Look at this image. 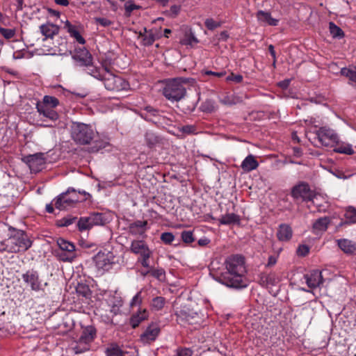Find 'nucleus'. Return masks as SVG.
<instances>
[{
  "mask_svg": "<svg viewBox=\"0 0 356 356\" xmlns=\"http://www.w3.org/2000/svg\"><path fill=\"white\" fill-rule=\"evenodd\" d=\"M40 30L42 35L44 36V40L53 37L59 33L58 26L52 23L47 22L40 26Z\"/></svg>",
  "mask_w": 356,
  "mask_h": 356,
  "instance_id": "obj_19",
  "label": "nucleus"
},
{
  "mask_svg": "<svg viewBox=\"0 0 356 356\" xmlns=\"http://www.w3.org/2000/svg\"><path fill=\"white\" fill-rule=\"evenodd\" d=\"M0 33L6 39H11L15 34V30L6 28H0Z\"/></svg>",
  "mask_w": 356,
  "mask_h": 356,
  "instance_id": "obj_58",
  "label": "nucleus"
},
{
  "mask_svg": "<svg viewBox=\"0 0 356 356\" xmlns=\"http://www.w3.org/2000/svg\"><path fill=\"white\" fill-rule=\"evenodd\" d=\"M306 284L310 289L319 287L323 282L321 271L312 270L304 275Z\"/></svg>",
  "mask_w": 356,
  "mask_h": 356,
  "instance_id": "obj_14",
  "label": "nucleus"
},
{
  "mask_svg": "<svg viewBox=\"0 0 356 356\" xmlns=\"http://www.w3.org/2000/svg\"><path fill=\"white\" fill-rule=\"evenodd\" d=\"M220 102L222 104L229 105V106L235 104L236 103V101L234 100V97L232 95V96L226 95V96L223 97L222 98H221L220 99Z\"/></svg>",
  "mask_w": 356,
  "mask_h": 356,
  "instance_id": "obj_61",
  "label": "nucleus"
},
{
  "mask_svg": "<svg viewBox=\"0 0 356 356\" xmlns=\"http://www.w3.org/2000/svg\"><path fill=\"white\" fill-rule=\"evenodd\" d=\"M97 330L92 325L86 326L83 328L79 337L81 341H85L90 344L96 337Z\"/></svg>",
  "mask_w": 356,
  "mask_h": 356,
  "instance_id": "obj_27",
  "label": "nucleus"
},
{
  "mask_svg": "<svg viewBox=\"0 0 356 356\" xmlns=\"http://www.w3.org/2000/svg\"><path fill=\"white\" fill-rule=\"evenodd\" d=\"M73 58L76 60L80 65L86 67L92 63V57L90 53L86 49H80L73 56Z\"/></svg>",
  "mask_w": 356,
  "mask_h": 356,
  "instance_id": "obj_17",
  "label": "nucleus"
},
{
  "mask_svg": "<svg viewBox=\"0 0 356 356\" xmlns=\"http://www.w3.org/2000/svg\"><path fill=\"white\" fill-rule=\"evenodd\" d=\"M64 28L67 29V31L70 33V35L74 38L79 44H85V39L81 35L76 27L71 24L69 21L67 20L65 22Z\"/></svg>",
  "mask_w": 356,
  "mask_h": 356,
  "instance_id": "obj_29",
  "label": "nucleus"
},
{
  "mask_svg": "<svg viewBox=\"0 0 356 356\" xmlns=\"http://www.w3.org/2000/svg\"><path fill=\"white\" fill-rule=\"evenodd\" d=\"M309 252V248L307 245H300L297 249V254L299 256L305 257Z\"/></svg>",
  "mask_w": 356,
  "mask_h": 356,
  "instance_id": "obj_60",
  "label": "nucleus"
},
{
  "mask_svg": "<svg viewBox=\"0 0 356 356\" xmlns=\"http://www.w3.org/2000/svg\"><path fill=\"white\" fill-rule=\"evenodd\" d=\"M36 108L40 115H42L51 121L54 122L58 119V114L53 108L46 106L45 104H36Z\"/></svg>",
  "mask_w": 356,
  "mask_h": 356,
  "instance_id": "obj_20",
  "label": "nucleus"
},
{
  "mask_svg": "<svg viewBox=\"0 0 356 356\" xmlns=\"http://www.w3.org/2000/svg\"><path fill=\"white\" fill-rule=\"evenodd\" d=\"M13 233L1 242L3 250L9 253H17L28 250L33 245V241L23 230L13 228Z\"/></svg>",
  "mask_w": 356,
  "mask_h": 356,
  "instance_id": "obj_2",
  "label": "nucleus"
},
{
  "mask_svg": "<svg viewBox=\"0 0 356 356\" xmlns=\"http://www.w3.org/2000/svg\"><path fill=\"white\" fill-rule=\"evenodd\" d=\"M147 222L146 220H136L129 225V232L131 235H143L147 231Z\"/></svg>",
  "mask_w": 356,
  "mask_h": 356,
  "instance_id": "obj_21",
  "label": "nucleus"
},
{
  "mask_svg": "<svg viewBox=\"0 0 356 356\" xmlns=\"http://www.w3.org/2000/svg\"><path fill=\"white\" fill-rule=\"evenodd\" d=\"M86 70L88 74L92 76L94 78L102 81H103L105 74V67L100 69L99 67L93 66L92 63L86 67Z\"/></svg>",
  "mask_w": 356,
  "mask_h": 356,
  "instance_id": "obj_32",
  "label": "nucleus"
},
{
  "mask_svg": "<svg viewBox=\"0 0 356 356\" xmlns=\"http://www.w3.org/2000/svg\"><path fill=\"white\" fill-rule=\"evenodd\" d=\"M204 24L209 30H213L220 26V24L216 22L212 18H208L205 20Z\"/></svg>",
  "mask_w": 356,
  "mask_h": 356,
  "instance_id": "obj_57",
  "label": "nucleus"
},
{
  "mask_svg": "<svg viewBox=\"0 0 356 356\" xmlns=\"http://www.w3.org/2000/svg\"><path fill=\"white\" fill-rule=\"evenodd\" d=\"M319 143L325 147H333L339 144V136L335 130L329 127H320L315 131Z\"/></svg>",
  "mask_w": 356,
  "mask_h": 356,
  "instance_id": "obj_7",
  "label": "nucleus"
},
{
  "mask_svg": "<svg viewBox=\"0 0 356 356\" xmlns=\"http://www.w3.org/2000/svg\"><path fill=\"white\" fill-rule=\"evenodd\" d=\"M293 234V231L291 227L286 224H281L279 226L277 237L281 241H289Z\"/></svg>",
  "mask_w": 356,
  "mask_h": 356,
  "instance_id": "obj_24",
  "label": "nucleus"
},
{
  "mask_svg": "<svg viewBox=\"0 0 356 356\" xmlns=\"http://www.w3.org/2000/svg\"><path fill=\"white\" fill-rule=\"evenodd\" d=\"M70 130L72 139L81 145L90 144L97 134L92 125L79 122H72Z\"/></svg>",
  "mask_w": 356,
  "mask_h": 356,
  "instance_id": "obj_4",
  "label": "nucleus"
},
{
  "mask_svg": "<svg viewBox=\"0 0 356 356\" xmlns=\"http://www.w3.org/2000/svg\"><path fill=\"white\" fill-rule=\"evenodd\" d=\"M76 220V217L67 216L61 218L58 222V225L60 227H67L73 224Z\"/></svg>",
  "mask_w": 356,
  "mask_h": 356,
  "instance_id": "obj_51",
  "label": "nucleus"
},
{
  "mask_svg": "<svg viewBox=\"0 0 356 356\" xmlns=\"http://www.w3.org/2000/svg\"><path fill=\"white\" fill-rule=\"evenodd\" d=\"M94 21L96 24L102 27H108L113 24L110 19L105 17H95Z\"/></svg>",
  "mask_w": 356,
  "mask_h": 356,
  "instance_id": "obj_55",
  "label": "nucleus"
},
{
  "mask_svg": "<svg viewBox=\"0 0 356 356\" xmlns=\"http://www.w3.org/2000/svg\"><path fill=\"white\" fill-rule=\"evenodd\" d=\"M130 251L134 254H138L140 257L147 254H152V250L143 240L132 241L130 245Z\"/></svg>",
  "mask_w": 356,
  "mask_h": 356,
  "instance_id": "obj_16",
  "label": "nucleus"
},
{
  "mask_svg": "<svg viewBox=\"0 0 356 356\" xmlns=\"http://www.w3.org/2000/svg\"><path fill=\"white\" fill-rule=\"evenodd\" d=\"M218 221L221 225H232V224H239L241 218L238 215L234 213H229L222 216Z\"/></svg>",
  "mask_w": 356,
  "mask_h": 356,
  "instance_id": "obj_30",
  "label": "nucleus"
},
{
  "mask_svg": "<svg viewBox=\"0 0 356 356\" xmlns=\"http://www.w3.org/2000/svg\"><path fill=\"white\" fill-rule=\"evenodd\" d=\"M291 195L294 200L310 202L314 200L316 193L311 189L310 186L307 183L300 181L292 188Z\"/></svg>",
  "mask_w": 356,
  "mask_h": 356,
  "instance_id": "obj_8",
  "label": "nucleus"
},
{
  "mask_svg": "<svg viewBox=\"0 0 356 356\" xmlns=\"http://www.w3.org/2000/svg\"><path fill=\"white\" fill-rule=\"evenodd\" d=\"M145 140L149 148H154L161 141V138L152 131H147L145 134Z\"/></svg>",
  "mask_w": 356,
  "mask_h": 356,
  "instance_id": "obj_31",
  "label": "nucleus"
},
{
  "mask_svg": "<svg viewBox=\"0 0 356 356\" xmlns=\"http://www.w3.org/2000/svg\"><path fill=\"white\" fill-rule=\"evenodd\" d=\"M161 332L158 323H151L141 334L140 339L143 343H150L154 341Z\"/></svg>",
  "mask_w": 356,
  "mask_h": 356,
  "instance_id": "obj_12",
  "label": "nucleus"
},
{
  "mask_svg": "<svg viewBox=\"0 0 356 356\" xmlns=\"http://www.w3.org/2000/svg\"><path fill=\"white\" fill-rule=\"evenodd\" d=\"M329 29L330 34L333 38L341 39L344 37V33L342 29L337 26L334 22H330Z\"/></svg>",
  "mask_w": 356,
  "mask_h": 356,
  "instance_id": "obj_40",
  "label": "nucleus"
},
{
  "mask_svg": "<svg viewBox=\"0 0 356 356\" xmlns=\"http://www.w3.org/2000/svg\"><path fill=\"white\" fill-rule=\"evenodd\" d=\"M151 275L152 277H155L156 279H157L160 281H162L165 279V270L161 268H156V269L152 268Z\"/></svg>",
  "mask_w": 356,
  "mask_h": 356,
  "instance_id": "obj_49",
  "label": "nucleus"
},
{
  "mask_svg": "<svg viewBox=\"0 0 356 356\" xmlns=\"http://www.w3.org/2000/svg\"><path fill=\"white\" fill-rule=\"evenodd\" d=\"M77 226L81 232L90 229L92 227L89 216L80 218L77 222Z\"/></svg>",
  "mask_w": 356,
  "mask_h": 356,
  "instance_id": "obj_42",
  "label": "nucleus"
},
{
  "mask_svg": "<svg viewBox=\"0 0 356 356\" xmlns=\"http://www.w3.org/2000/svg\"><path fill=\"white\" fill-rule=\"evenodd\" d=\"M165 303L166 300L164 297L156 296L151 300L149 307L152 311L159 312L164 307Z\"/></svg>",
  "mask_w": 356,
  "mask_h": 356,
  "instance_id": "obj_33",
  "label": "nucleus"
},
{
  "mask_svg": "<svg viewBox=\"0 0 356 356\" xmlns=\"http://www.w3.org/2000/svg\"><path fill=\"white\" fill-rule=\"evenodd\" d=\"M345 218L352 223L356 222V220H355L356 218V208L352 206L348 207L346 210Z\"/></svg>",
  "mask_w": 356,
  "mask_h": 356,
  "instance_id": "obj_48",
  "label": "nucleus"
},
{
  "mask_svg": "<svg viewBox=\"0 0 356 356\" xmlns=\"http://www.w3.org/2000/svg\"><path fill=\"white\" fill-rule=\"evenodd\" d=\"M144 31L145 34L143 38L142 44L144 46H150L156 40L154 31L152 29L147 30L146 28H144Z\"/></svg>",
  "mask_w": 356,
  "mask_h": 356,
  "instance_id": "obj_37",
  "label": "nucleus"
},
{
  "mask_svg": "<svg viewBox=\"0 0 356 356\" xmlns=\"http://www.w3.org/2000/svg\"><path fill=\"white\" fill-rule=\"evenodd\" d=\"M139 115L145 120L152 122H156L161 117L160 111L151 106H147L142 108Z\"/></svg>",
  "mask_w": 356,
  "mask_h": 356,
  "instance_id": "obj_15",
  "label": "nucleus"
},
{
  "mask_svg": "<svg viewBox=\"0 0 356 356\" xmlns=\"http://www.w3.org/2000/svg\"><path fill=\"white\" fill-rule=\"evenodd\" d=\"M181 10V6L179 5H173L169 10L163 12L166 17L175 18L176 17Z\"/></svg>",
  "mask_w": 356,
  "mask_h": 356,
  "instance_id": "obj_47",
  "label": "nucleus"
},
{
  "mask_svg": "<svg viewBox=\"0 0 356 356\" xmlns=\"http://www.w3.org/2000/svg\"><path fill=\"white\" fill-rule=\"evenodd\" d=\"M149 313L146 309H140L137 313L132 315L130 318V325L136 328L143 321L148 318Z\"/></svg>",
  "mask_w": 356,
  "mask_h": 356,
  "instance_id": "obj_25",
  "label": "nucleus"
},
{
  "mask_svg": "<svg viewBox=\"0 0 356 356\" xmlns=\"http://www.w3.org/2000/svg\"><path fill=\"white\" fill-rule=\"evenodd\" d=\"M277 257L276 256L270 255L268 259V263L266 266L270 267L274 266L277 263Z\"/></svg>",
  "mask_w": 356,
  "mask_h": 356,
  "instance_id": "obj_64",
  "label": "nucleus"
},
{
  "mask_svg": "<svg viewBox=\"0 0 356 356\" xmlns=\"http://www.w3.org/2000/svg\"><path fill=\"white\" fill-rule=\"evenodd\" d=\"M142 290L138 291L131 300L130 307H134L136 306H140L143 302Z\"/></svg>",
  "mask_w": 356,
  "mask_h": 356,
  "instance_id": "obj_52",
  "label": "nucleus"
},
{
  "mask_svg": "<svg viewBox=\"0 0 356 356\" xmlns=\"http://www.w3.org/2000/svg\"><path fill=\"white\" fill-rule=\"evenodd\" d=\"M37 104H45L46 106L54 108L59 104V101L55 97L45 95L43 97L42 102H38Z\"/></svg>",
  "mask_w": 356,
  "mask_h": 356,
  "instance_id": "obj_41",
  "label": "nucleus"
},
{
  "mask_svg": "<svg viewBox=\"0 0 356 356\" xmlns=\"http://www.w3.org/2000/svg\"><path fill=\"white\" fill-rule=\"evenodd\" d=\"M193 351L187 348H179L173 356H192Z\"/></svg>",
  "mask_w": 356,
  "mask_h": 356,
  "instance_id": "obj_56",
  "label": "nucleus"
},
{
  "mask_svg": "<svg viewBox=\"0 0 356 356\" xmlns=\"http://www.w3.org/2000/svg\"><path fill=\"white\" fill-rule=\"evenodd\" d=\"M279 282L278 277L274 273H261L259 275V283L264 287H268L269 286H275Z\"/></svg>",
  "mask_w": 356,
  "mask_h": 356,
  "instance_id": "obj_23",
  "label": "nucleus"
},
{
  "mask_svg": "<svg viewBox=\"0 0 356 356\" xmlns=\"http://www.w3.org/2000/svg\"><path fill=\"white\" fill-rule=\"evenodd\" d=\"M102 81L108 90L120 92L127 91L130 88L127 81L120 76L113 74L106 67H105V74Z\"/></svg>",
  "mask_w": 356,
  "mask_h": 356,
  "instance_id": "obj_6",
  "label": "nucleus"
},
{
  "mask_svg": "<svg viewBox=\"0 0 356 356\" xmlns=\"http://www.w3.org/2000/svg\"><path fill=\"white\" fill-rule=\"evenodd\" d=\"M60 252H57L58 259L64 262H72L76 257V248L74 243L62 238L57 241Z\"/></svg>",
  "mask_w": 356,
  "mask_h": 356,
  "instance_id": "obj_9",
  "label": "nucleus"
},
{
  "mask_svg": "<svg viewBox=\"0 0 356 356\" xmlns=\"http://www.w3.org/2000/svg\"><path fill=\"white\" fill-rule=\"evenodd\" d=\"M81 193L73 188H69L66 192L60 194L55 200V207L59 210H66L73 207L77 202L84 200L81 198Z\"/></svg>",
  "mask_w": 356,
  "mask_h": 356,
  "instance_id": "obj_5",
  "label": "nucleus"
},
{
  "mask_svg": "<svg viewBox=\"0 0 356 356\" xmlns=\"http://www.w3.org/2000/svg\"><path fill=\"white\" fill-rule=\"evenodd\" d=\"M152 254H147L142 257H139L137 259V262L140 263L143 267L145 268H151L152 267L149 265V258Z\"/></svg>",
  "mask_w": 356,
  "mask_h": 356,
  "instance_id": "obj_53",
  "label": "nucleus"
},
{
  "mask_svg": "<svg viewBox=\"0 0 356 356\" xmlns=\"http://www.w3.org/2000/svg\"><path fill=\"white\" fill-rule=\"evenodd\" d=\"M161 241L167 245H170L175 240V236L172 232H163L161 235Z\"/></svg>",
  "mask_w": 356,
  "mask_h": 356,
  "instance_id": "obj_54",
  "label": "nucleus"
},
{
  "mask_svg": "<svg viewBox=\"0 0 356 356\" xmlns=\"http://www.w3.org/2000/svg\"><path fill=\"white\" fill-rule=\"evenodd\" d=\"M226 79L227 81H234L235 83H239L242 82L243 77L241 74H235L234 73H232L226 78Z\"/></svg>",
  "mask_w": 356,
  "mask_h": 356,
  "instance_id": "obj_62",
  "label": "nucleus"
},
{
  "mask_svg": "<svg viewBox=\"0 0 356 356\" xmlns=\"http://www.w3.org/2000/svg\"><path fill=\"white\" fill-rule=\"evenodd\" d=\"M122 306V300L120 298L117 300V305H111V312L113 315L119 314L120 307Z\"/></svg>",
  "mask_w": 356,
  "mask_h": 356,
  "instance_id": "obj_59",
  "label": "nucleus"
},
{
  "mask_svg": "<svg viewBox=\"0 0 356 356\" xmlns=\"http://www.w3.org/2000/svg\"><path fill=\"white\" fill-rule=\"evenodd\" d=\"M341 74L348 77L350 81L356 82V67H343L341 70Z\"/></svg>",
  "mask_w": 356,
  "mask_h": 356,
  "instance_id": "obj_43",
  "label": "nucleus"
},
{
  "mask_svg": "<svg viewBox=\"0 0 356 356\" xmlns=\"http://www.w3.org/2000/svg\"><path fill=\"white\" fill-rule=\"evenodd\" d=\"M22 161L28 165L32 172L37 173L44 168L46 160L44 154L40 152L24 156Z\"/></svg>",
  "mask_w": 356,
  "mask_h": 356,
  "instance_id": "obj_11",
  "label": "nucleus"
},
{
  "mask_svg": "<svg viewBox=\"0 0 356 356\" xmlns=\"http://www.w3.org/2000/svg\"><path fill=\"white\" fill-rule=\"evenodd\" d=\"M257 21L264 25L275 26L278 24L279 20L273 18L270 13L259 10L256 13Z\"/></svg>",
  "mask_w": 356,
  "mask_h": 356,
  "instance_id": "obj_18",
  "label": "nucleus"
},
{
  "mask_svg": "<svg viewBox=\"0 0 356 356\" xmlns=\"http://www.w3.org/2000/svg\"><path fill=\"white\" fill-rule=\"evenodd\" d=\"M89 218L92 227L104 225L106 220L104 215L101 213H90Z\"/></svg>",
  "mask_w": 356,
  "mask_h": 356,
  "instance_id": "obj_34",
  "label": "nucleus"
},
{
  "mask_svg": "<svg viewBox=\"0 0 356 356\" xmlns=\"http://www.w3.org/2000/svg\"><path fill=\"white\" fill-rule=\"evenodd\" d=\"M22 279L35 291L42 290V282L36 270H29L22 275Z\"/></svg>",
  "mask_w": 356,
  "mask_h": 356,
  "instance_id": "obj_13",
  "label": "nucleus"
},
{
  "mask_svg": "<svg viewBox=\"0 0 356 356\" xmlns=\"http://www.w3.org/2000/svg\"><path fill=\"white\" fill-rule=\"evenodd\" d=\"M337 147L334 149V151L337 153L345 154L347 155H352L354 154V150L352 147V145L350 144H347L345 143H340L336 145Z\"/></svg>",
  "mask_w": 356,
  "mask_h": 356,
  "instance_id": "obj_36",
  "label": "nucleus"
},
{
  "mask_svg": "<svg viewBox=\"0 0 356 356\" xmlns=\"http://www.w3.org/2000/svg\"><path fill=\"white\" fill-rule=\"evenodd\" d=\"M337 242L338 246L343 252L350 254L356 253V245L351 241L343 238L338 239Z\"/></svg>",
  "mask_w": 356,
  "mask_h": 356,
  "instance_id": "obj_28",
  "label": "nucleus"
},
{
  "mask_svg": "<svg viewBox=\"0 0 356 356\" xmlns=\"http://www.w3.org/2000/svg\"><path fill=\"white\" fill-rule=\"evenodd\" d=\"M188 83V79L182 77L165 79L163 81L162 94L170 102H179L186 96V90L184 85Z\"/></svg>",
  "mask_w": 356,
  "mask_h": 356,
  "instance_id": "obj_3",
  "label": "nucleus"
},
{
  "mask_svg": "<svg viewBox=\"0 0 356 356\" xmlns=\"http://www.w3.org/2000/svg\"><path fill=\"white\" fill-rule=\"evenodd\" d=\"M198 40L191 31L186 33L184 38L181 40V43L186 45H193L198 43Z\"/></svg>",
  "mask_w": 356,
  "mask_h": 356,
  "instance_id": "obj_45",
  "label": "nucleus"
},
{
  "mask_svg": "<svg viewBox=\"0 0 356 356\" xmlns=\"http://www.w3.org/2000/svg\"><path fill=\"white\" fill-rule=\"evenodd\" d=\"M76 293L86 298H89L91 296V290L88 284L83 283H79L76 287Z\"/></svg>",
  "mask_w": 356,
  "mask_h": 356,
  "instance_id": "obj_39",
  "label": "nucleus"
},
{
  "mask_svg": "<svg viewBox=\"0 0 356 356\" xmlns=\"http://www.w3.org/2000/svg\"><path fill=\"white\" fill-rule=\"evenodd\" d=\"M330 218L325 216L317 219L312 225L313 232L314 234H318L321 232H325L330 223Z\"/></svg>",
  "mask_w": 356,
  "mask_h": 356,
  "instance_id": "obj_22",
  "label": "nucleus"
},
{
  "mask_svg": "<svg viewBox=\"0 0 356 356\" xmlns=\"http://www.w3.org/2000/svg\"><path fill=\"white\" fill-rule=\"evenodd\" d=\"M140 6L136 5L130 1H128L124 4L125 15L129 17L134 10L140 9Z\"/></svg>",
  "mask_w": 356,
  "mask_h": 356,
  "instance_id": "obj_50",
  "label": "nucleus"
},
{
  "mask_svg": "<svg viewBox=\"0 0 356 356\" xmlns=\"http://www.w3.org/2000/svg\"><path fill=\"white\" fill-rule=\"evenodd\" d=\"M202 106L203 111H208V112L212 111L214 108L213 105L211 101H206L202 104Z\"/></svg>",
  "mask_w": 356,
  "mask_h": 356,
  "instance_id": "obj_63",
  "label": "nucleus"
},
{
  "mask_svg": "<svg viewBox=\"0 0 356 356\" xmlns=\"http://www.w3.org/2000/svg\"><path fill=\"white\" fill-rule=\"evenodd\" d=\"M259 166V163L252 154H249L242 161L241 167L245 172H251L257 169Z\"/></svg>",
  "mask_w": 356,
  "mask_h": 356,
  "instance_id": "obj_26",
  "label": "nucleus"
},
{
  "mask_svg": "<svg viewBox=\"0 0 356 356\" xmlns=\"http://www.w3.org/2000/svg\"><path fill=\"white\" fill-rule=\"evenodd\" d=\"M181 238L184 243L186 244L192 243L195 241L193 231L185 230L181 233Z\"/></svg>",
  "mask_w": 356,
  "mask_h": 356,
  "instance_id": "obj_46",
  "label": "nucleus"
},
{
  "mask_svg": "<svg viewBox=\"0 0 356 356\" xmlns=\"http://www.w3.org/2000/svg\"><path fill=\"white\" fill-rule=\"evenodd\" d=\"M106 356H124V353L120 346L115 343H111L105 350Z\"/></svg>",
  "mask_w": 356,
  "mask_h": 356,
  "instance_id": "obj_38",
  "label": "nucleus"
},
{
  "mask_svg": "<svg viewBox=\"0 0 356 356\" xmlns=\"http://www.w3.org/2000/svg\"><path fill=\"white\" fill-rule=\"evenodd\" d=\"M184 312L185 314L186 320L189 321L190 323H199V320L202 318L201 314L197 312L187 313L186 311H184Z\"/></svg>",
  "mask_w": 356,
  "mask_h": 356,
  "instance_id": "obj_44",
  "label": "nucleus"
},
{
  "mask_svg": "<svg viewBox=\"0 0 356 356\" xmlns=\"http://www.w3.org/2000/svg\"><path fill=\"white\" fill-rule=\"evenodd\" d=\"M225 270L218 277L217 280L221 284L234 289L246 287L244 280L245 267L244 257L233 255L225 261Z\"/></svg>",
  "mask_w": 356,
  "mask_h": 356,
  "instance_id": "obj_1",
  "label": "nucleus"
},
{
  "mask_svg": "<svg viewBox=\"0 0 356 356\" xmlns=\"http://www.w3.org/2000/svg\"><path fill=\"white\" fill-rule=\"evenodd\" d=\"M90 343L81 341L80 339L74 344L72 345V349L75 354L83 353L90 350Z\"/></svg>",
  "mask_w": 356,
  "mask_h": 356,
  "instance_id": "obj_35",
  "label": "nucleus"
},
{
  "mask_svg": "<svg viewBox=\"0 0 356 356\" xmlns=\"http://www.w3.org/2000/svg\"><path fill=\"white\" fill-rule=\"evenodd\" d=\"M115 257L111 252H99L94 257L93 261L95 266L99 271L104 273L109 270L114 262Z\"/></svg>",
  "mask_w": 356,
  "mask_h": 356,
  "instance_id": "obj_10",
  "label": "nucleus"
}]
</instances>
